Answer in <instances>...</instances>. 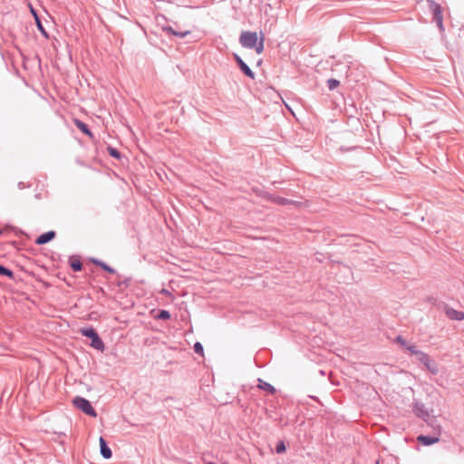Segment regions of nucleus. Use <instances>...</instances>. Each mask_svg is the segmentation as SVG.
I'll return each mask as SVG.
<instances>
[{
	"label": "nucleus",
	"instance_id": "1",
	"mask_svg": "<svg viewBox=\"0 0 464 464\" xmlns=\"http://www.w3.org/2000/svg\"><path fill=\"white\" fill-rule=\"evenodd\" d=\"M80 333L82 336L88 338L90 343H88L92 348H105L103 341L100 337L96 329L92 326L82 327Z\"/></svg>",
	"mask_w": 464,
	"mask_h": 464
},
{
	"label": "nucleus",
	"instance_id": "2",
	"mask_svg": "<svg viewBox=\"0 0 464 464\" xmlns=\"http://www.w3.org/2000/svg\"><path fill=\"white\" fill-rule=\"evenodd\" d=\"M72 404L75 408H77L78 410L82 411V412L89 416L96 417L97 415L95 410L92 408L90 401L82 397H75L72 400Z\"/></svg>",
	"mask_w": 464,
	"mask_h": 464
},
{
	"label": "nucleus",
	"instance_id": "3",
	"mask_svg": "<svg viewBox=\"0 0 464 464\" xmlns=\"http://www.w3.org/2000/svg\"><path fill=\"white\" fill-rule=\"evenodd\" d=\"M258 40L257 34L256 32L243 31L239 37L240 44L248 49H253L256 45Z\"/></svg>",
	"mask_w": 464,
	"mask_h": 464
},
{
	"label": "nucleus",
	"instance_id": "4",
	"mask_svg": "<svg viewBox=\"0 0 464 464\" xmlns=\"http://www.w3.org/2000/svg\"><path fill=\"white\" fill-rule=\"evenodd\" d=\"M233 58L237 64L240 71L248 78L255 79V72L251 70V68L243 61V59L237 54L233 53Z\"/></svg>",
	"mask_w": 464,
	"mask_h": 464
},
{
	"label": "nucleus",
	"instance_id": "5",
	"mask_svg": "<svg viewBox=\"0 0 464 464\" xmlns=\"http://www.w3.org/2000/svg\"><path fill=\"white\" fill-rule=\"evenodd\" d=\"M414 354L417 357V359L422 362L426 368L432 373H436L438 372V365L433 361H431L427 355H425L420 351H415Z\"/></svg>",
	"mask_w": 464,
	"mask_h": 464
},
{
	"label": "nucleus",
	"instance_id": "6",
	"mask_svg": "<svg viewBox=\"0 0 464 464\" xmlns=\"http://www.w3.org/2000/svg\"><path fill=\"white\" fill-rule=\"evenodd\" d=\"M55 236H56L55 231L50 230V231L44 232V233L41 234L40 236H38L34 242L36 245H39V246L45 245V244L49 243L50 241H52L55 237Z\"/></svg>",
	"mask_w": 464,
	"mask_h": 464
},
{
	"label": "nucleus",
	"instance_id": "7",
	"mask_svg": "<svg viewBox=\"0 0 464 464\" xmlns=\"http://www.w3.org/2000/svg\"><path fill=\"white\" fill-rule=\"evenodd\" d=\"M446 314L451 320H456V321L464 320V313L462 311H458L453 308H447Z\"/></svg>",
	"mask_w": 464,
	"mask_h": 464
},
{
	"label": "nucleus",
	"instance_id": "8",
	"mask_svg": "<svg viewBox=\"0 0 464 464\" xmlns=\"http://www.w3.org/2000/svg\"><path fill=\"white\" fill-rule=\"evenodd\" d=\"M91 262L110 274H117L116 270L113 267L110 266L108 264L100 259L91 258Z\"/></svg>",
	"mask_w": 464,
	"mask_h": 464
},
{
	"label": "nucleus",
	"instance_id": "9",
	"mask_svg": "<svg viewBox=\"0 0 464 464\" xmlns=\"http://www.w3.org/2000/svg\"><path fill=\"white\" fill-rule=\"evenodd\" d=\"M74 124L78 128V130H80L83 134L87 135L90 138L93 137L92 132L91 131L89 126L85 122H83L81 120L75 119Z\"/></svg>",
	"mask_w": 464,
	"mask_h": 464
},
{
	"label": "nucleus",
	"instance_id": "10",
	"mask_svg": "<svg viewBox=\"0 0 464 464\" xmlns=\"http://www.w3.org/2000/svg\"><path fill=\"white\" fill-rule=\"evenodd\" d=\"M430 11L432 13L433 17L442 14V8L440 4L434 0H427Z\"/></svg>",
	"mask_w": 464,
	"mask_h": 464
},
{
	"label": "nucleus",
	"instance_id": "11",
	"mask_svg": "<svg viewBox=\"0 0 464 464\" xmlns=\"http://www.w3.org/2000/svg\"><path fill=\"white\" fill-rule=\"evenodd\" d=\"M100 447H101V453L105 459H110L111 457V450L107 446L105 440L101 437L99 440Z\"/></svg>",
	"mask_w": 464,
	"mask_h": 464
},
{
	"label": "nucleus",
	"instance_id": "12",
	"mask_svg": "<svg viewBox=\"0 0 464 464\" xmlns=\"http://www.w3.org/2000/svg\"><path fill=\"white\" fill-rule=\"evenodd\" d=\"M69 265H70V267L72 268V271L74 272H80L82 270V263L78 259V258H75L74 256H71L69 258Z\"/></svg>",
	"mask_w": 464,
	"mask_h": 464
},
{
	"label": "nucleus",
	"instance_id": "13",
	"mask_svg": "<svg viewBox=\"0 0 464 464\" xmlns=\"http://www.w3.org/2000/svg\"><path fill=\"white\" fill-rule=\"evenodd\" d=\"M153 317L156 320L166 321L171 317V314L168 310L160 309L156 312V314L153 315Z\"/></svg>",
	"mask_w": 464,
	"mask_h": 464
},
{
	"label": "nucleus",
	"instance_id": "14",
	"mask_svg": "<svg viewBox=\"0 0 464 464\" xmlns=\"http://www.w3.org/2000/svg\"><path fill=\"white\" fill-rule=\"evenodd\" d=\"M417 440L419 442H420L421 444L425 445V446H429V445H431V444H434V443L438 442L439 439L438 438H432V437L420 435L417 438Z\"/></svg>",
	"mask_w": 464,
	"mask_h": 464
},
{
	"label": "nucleus",
	"instance_id": "15",
	"mask_svg": "<svg viewBox=\"0 0 464 464\" xmlns=\"http://www.w3.org/2000/svg\"><path fill=\"white\" fill-rule=\"evenodd\" d=\"M0 276H5L9 279H14V273L10 268L0 264Z\"/></svg>",
	"mask_w": 464,
	"mask_h": 464
},
{
	"label": "nucleus",
	"instance_id": "16",
	"mask_svg": "<svg viewBox=\"0 0 464 464\" xmlns=\"http://www.w3.org/2000/svg\"><path fill=\"white\" fill-rule=\"evenodd\" d=\"M35 24H36V27L37 29L39 30V32L41 33V34L45 38V39H49V34L48 32L46 31V29L44 28L41 19L39 16H36V21H35Z\"/></svg>",
	"mask_w": 464,
	"mask_h": 464
},
{
	"label": "nucleus",
	"instance_id": "17",
	"mask_svg": "<svg viewBox=\"0 0 464 464\" xmlns=\"http://www.w3.org/2000/svg\"><path fill=\"white\" fill-rule=\"evenodd\" d=\"M107 151H108V154L111 157V158H114L116 160H120L121 158V153L120 152L119 150H117L116 148L114 147H111V146H108L107 147Z\"/></svg>",
	"mask_w": 464,
	"mask_h": 464
},
{
	"label": "nucleus",
	"instance_id": "18",
	"mask_svg": "<svg viewBox=\"0 0 464 464\" xmlns=\"http://www.w3.org/2000/svg\"><path fill=\"white\" fill-rule=\"evenodd\" d=\"M393 343H400L402 348H415L412 345H408L406 340L400 334L394 337Z\"/></svg>",
	"mask_w": 464,
	"mask_h": 464
},
{
	"label": "nucleus",
	"instance_id": "19",
	"mask_svg": "<svg viewBox=\"0 0 464 464\" xmlns=\"http://www.w3.org/2000/svg\"><path fill=\"white\" fill-rule=\"evenodd\" d=\"M264 41H265V37H264V34H262L260 39L256 41V47L253 48V49H255L256 53L258 54L264 51Z\"/></svg>",
	"mask_w": 464,
	"mask_h": 464
},
{
	"label": "nucleus",
	"instance_id": "20",
	"mask_svg": "<svg viewBox=\"0 0 464 464\" xmlns=\"http://www.w3.org/2000/svg\"><path fill=\"white\" fill-rule=\"evenodd\" d=\"M432 20L436 23L439 30L440 33L444 32V25H443V16L442 14H439L432 18Z\"/></svg>",
	"mask_w": 464,
	"mask_h": 464
},
{
	"label": "nucleus",
	"instance_id": "21",
	"mask_svg": "<svg viewBox=\"0 0 464 464\" xmlns=\"http://www.w3.org/2000/svg\"><path fill=\"white\" fill-rule=\"evenodd\" d=\"M259 388H261L262 390H265L268 392H271L273 393L275 392V389L272 385H270L269 383L264 382V381H261L259 380Z\"/></svg>",
	"mask_w": 464,
	"mask_h": 464
},
{
	"label": "nucleus",
	"instance_id": "22",
	"mask_svg": "<svg viewBox=\"0 0 464 464\" xmlns=\"http://www.w3.org/2000/svg\"><path fill=\"white\" fill-rule=\"evenodd\" d=\"M340 85V81L332 78L327 81V86L330 91L336 89Z\"/></svg>",
	"mask_w": 464,
	"mask_h": 464
},
{
	"label": "nucleus",
	"instance_id": "23",
	"mask_svg": "<svg viewBox=\"0 0 464 464\" xmlns=\"http://www.w3.org/2000/svg\"><path fill=\"white\" fill-rule=\"evenodd\" d=\"M117 276L119 278L118 286H120V287H121V286L128 287L130 285V283L131 281L130 277H126V278L121 280V276L120 274H117Z\"/></svg>",
	"mask_w": 464,
	"mask_h": 464
},
{
	"label": "nucleus",
	"instance_id": "24",
	"mask_svg": "<svg viewBox=\"0 0 464 464\" xmlns=\"http://www.w3.org/2000/svg\"><path fill=\"white\" fill-rule=\"evenodd\" d=\"M285 451V443L283 441L278 442V444L276 445V452L283 453Z\"/></svg>",
	"mask_w": 464,
	"mask_h": 464
},
{
	"label": "nucleus",
	"instance_id": "25",
	"mask_svg": "<svg viewBox=\"0 0 464 464\" xmlns=\"http://www.w3.org/2000/svg\"><path fill=\"white\" fill-rule=\"evenodd\" d=\"M273 201L280 204V205H285V203L288 201L286 198L282 197H276L273 198Z\"/></svg>",
	"mask_w": 464,
	"mask_h": 464
},
{
	"label": "nucleus",
	"instance_id": "26",
	"mask_svg": "<svg viewBox=\"0 0 464 464\" xmlns=\"http://www.w3.org/2000/svg\"><path fill=\"white\" fill-rule=\"evenodd\" d=\"M163 31L166 32L167 34H171L173 35L174 34H176V30H174L171 26L169 25H167V26H163Z\"/></svg>",
	"mask_w": 464,
	"mask_h": 464
},
{
	"label": "nucleus",
	"instance_id": "27",
	"mask_svg": "<svg viewBox=\"0 0 464 464\" xmlns=\"http://www.w3.org/2000/svg\"><path fill=\"white\" fill-rule=\"evenodd\" d=\"M189 34H190V31H185V32L176 31V34H174L173 35L178 36L179 38H184L185 36H187Z\"/></svg>",
	"mask_w": 464,
	"mask_h": 464
},
{
	"label": "nucleus",
	"instance_id": "28",
	"mask_svg": "<svg viewBox=\"0 0 464 464\" xmlns=\"http://www.w3.org/2000/svg\"><path fill=\"white\" fill-rule=\"evenodd\" d=\"M160 293L161 295H167V296H172V294L170 291H169L168 289H165V288H162Z\"/></svg>",
	"mask_w": 464,
	"mask_h": 464
},
{
	"label": "nucleus",
	"instance_id": "29",
	"mask_svg": "<svg viewBox=\"0 0 464 464\" xmlns=\"http://www.w3.org/2000/svg\"><path fill=\"white\" fill-rule=\"evenodd\" d=\"M17 187L19 189H24L25 187H30V184L25 186V184L23 181L18 182Z\"/></svg>",
	"mask_w": 464,
	"mask_h": 464
},
{
	"label": "nucleus",
	"instance_id": "30",
	"mask_svg": "<svg viewBox=\"0 0 464 464\" xmlns=\"http://www.w3.org/2000/svg\"><path fill=\"white\" fill-rule=\"evenodd\" d=\"M192 348H203V345L200 342H196Z\"/></svg>",
	"mask_w": 464,
	"mask_h": 464
},
{
	"label": "nucleus",
	"instance_id": "31",
	"mask_svg": "<svg viewBox=\"0 0 464 464\" xmlns=\"http://www.w3.org/2000/svg\"><path fill=\"white\" fill-rule=\"evenodd\" d=\"M31 12H32V14L34 15V21H36V16H39L36 13V11L31 7Z\"/></svg>",
	"mask_w": 464,
	"mask_h": 464
},
{
	"label": "nucleus",
	"instance_id": "32",
	"mask_svg": "<svg viewBox=\"0 0 464 464\" xmlns=\"http://www.w3.org/2000/svg\"><path fill=\"white\" fill-rule=\"evenodd\" d=\"M196 351H197V352H198V353H200V355H201V356L203 355V354H202V352H203V350H202V349L196 350Z\"/></svg>",
	"mask_w": 464,
	"mask_h": 464
},
{
	"label": "nucleus",
	"instance_id": "33",
	"mask_svg": "<svg viewBox=\"0 0 464 464\" xmlns=\"http://www.w3.org/2000/svg\"><path fill=\"white\" fill-rule=\"evenodd\" d=\"M2 235H3V230H2V229H0V236H2Z\"/></svg>",
	"mask_w": 464,
	"mask_h": 464
},
{
	"label": "nucleus",
	"instance_id": "34",
	"mask_svg": "<svg viewBox=\"0 0 464 464\" xmlns=\"http://www.w3.org/2000/svg\"><path fill=\"white\" fill-rule=\"evenodd\" d=\"M208 464H214V463H212V462H209V463H208Z\"/></svg>",
	"mask_w": 464,
	"mask_h": 464
},
{
	"label": "nucleus",
	"instance_id": "35",
	"mask_svg": "<svg viewBox=\"0 0 464 464\" xmlns=\"http://www.w3.org/2000/svg\"><path fill=\"white\" fill-rule=\"evenodd\" d=\"M376 464H379V461H377Z\"/></svg>",
	"mask_w": 464,
	"mask_h": 464
}]
</instances>
